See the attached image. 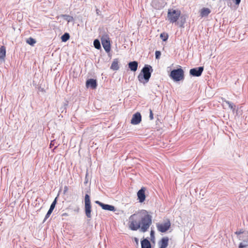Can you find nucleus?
Listing matches in <instances>:
<instances>
[{
	"label": "nucleus",
	"mask_w": 248,
	"mask_h": 248,
	"mask_svg": "<svg viewBox=\"0 0 248 248\" xmlns=\"http://www.w3.org/2000/svg\"><path fill=\"white\" fill-rule=\"evenodd\" d=\"M61 16H62V17H64L65 18V19L68 21V22H70L72 21L73 19V17L69 16V15H62Z\"/></svg>",
	"instance_id": "nucleus-23"
},
{
	"label": "nucleus",
	"mask_w": 248,
	"mask_h": 248,
	"mask_svg": "<svg viewBox=\"0 0 248 248\" xmlns=\"http://www.w3.org/2000/svg\"><path fill=\"white\" fill-rule=\"evenodd\" d=\"M70 35L68 33H65L63 35H62L61 37V39L62 42H66L69 39Z\"/></svg>",
	"instance_id": "nucleus-20"
},
{
	"label": "nucleus",
	"mask_w": 248,
	"mask_h": 248,
	"mask_svg": "<svg viewBox=\"0 0 248 248\" xmlns=\"http://www.w3.org/2000/svg\"><path fill=\"white\" fill-rule=\"evenodd\" d=\"M141 248H151V243L147 239H144L141 241Z\"/></svg>",
	"instance_id": "nucleus-17"
},
{
	"label": "nucleus",
	"mask_w": 248,
	"mask_h": 248,
	"mask_svg": "<svg viewBox=\"0 0 248 248\" xmlns=\"http://www.w3.org/2000/svg\"><path fill=\"white\" fill-rule=\"evenodd\" d=\"M225 102H226V104H227L229 107L232 109L233 108V106H232V103H231L230 102L228 101H226V100H225Z\"/></svg>",
	"instance_id": "nucleus-28"
},
{
	"label": "nucleus",
	"mask_w": 248,
	"mask_h": 248,
	"mask_svg": "<svg viewBox=\"0 0 248 248\" xmlns=\"http://www.w3.org/2000/svg\"><path fill=\"white\" fill-rule=\"evenodd\" d=\"M134 241L136 242V243L137 244V245H138L139 244V240H138V239L137 238H136V237H135L134 238Z\"/></svg>",
	"instance_id": "nucleus-30"
},
{
	"label": "nucleus",
	"mask_w": 248,
	"mask_h": 248,
	"mask_svg": "<svg viewBox=\"0 0 248 248\" xmlns=\"http://www.w3.org/2000/svg\"><path fill=\"white\" fill-rule=\"evenodd\" d=\"M141 121V116L140 112H138L135 113L131 119V124H138Z\"/></svg>",
	"instance_id": "nucleus-9"
},
{
	"label": "nucleus",
	"mask_w": 248,
	"mask_h": 248,
	"mask_svg": "<svg viewBox=\"0 0 248 248\" xmlns=\"http://www.w3.org/2000/svg\"><path fill=\"white\" fill-rule=\"evenodd\" d=\"M243 233V232H242V231L236 232H235V234H237V235H239V234H240L241 233Z\"/></svg>",
	"instance_id": "nucleus-35"
},
{
	"label": "nucleus",
	"mask_w": 248,
	"mask_h": 248,
	"mask_svg": "<svg viewBox=\"0 0 248 248\" xmlns=\"http://www.w3.org/2000/svg\"><path fill=\"white\" fill-rule=\"evenodd\" d=\"M26 42L31 46H33L36 43V41L33 38L30 37L26 40Z\"/></svg>",
	"instance_id": "nucleus-21"
},
{
	"label": "nucleus",
	"mask_w": 248,
	"mask_h": 248,
	"mask_svg": "<svg viewBox=\"0 0 248 248\" xmlns=\"http://www.w3.org/2000/svg\"><path fill=\"white\" fill-rule=\"evenodd\" d=\"M150 120H153L154 119V114L152 109H150V116H149Z\"/></svg>",
	"instance_id": "nucleus-27"
},
{
	"label": "nucleus",
	"mask_w": 248,
	"mask_h": 248,
	"mask_svg": "<svg viewBox=\"0 0 248 248\" xmlns=\"http://www.w3.org/2000/svg\"><path fill=\"white\" fill-rule=\"evenodd\" d=\"M53 209H51V208H49V210L48 211L47 213L51 215V214L52 213V211H53Z\"/></svg>",
	"instance_id": "nucleus-33"
},
{
	"label": "nucleus",
	"mask_w": 248,
	"mask_h": 248,
	"mask_svg": "<svg viewBox=\"0 0 248 248\" xmlns=\"http://www.w3.org/2000/svg\"><path fill=\"white\" fill-rule=\"evenodd\" d=\"M56 198L54 200V201L52 202V203H51V205H50V208L51 209H52L54 210L55 207V205H56Z\"/></svg>",
	"instance_id": "nucleus-26"
},
{
	"label": "nucleus",
	"mask_w": 248,
	"mask_h": 248,
	"mask_svg": "<svg viewBox=\"0 0 248 248\" xmlns=\"http://www.w3.org/2000/svg\"><path fill=\"white\" fill-rule=\"evenodd\" d=\"M67 190H68L67 186H64V193H65L67 192Z\"/></svg>",
	"instance_id": "nucleus-32"
},
{
	"label": "nucleus",
	"mask_w": 248,
	"mask_h": 248,
	"mask_svg": "<svg viewBox=\"0 0 248 248\" xmlns=\"http://www.w3.org/2000/svg\"><path fill=\"white\" fill-rule=\"evenodd\" d=\"M91 205L90 196L88 194L85 196V211L86 216L90 218L91 217Z\"/></svg>",
	"instance_id": "nucleus-7"
},
{
	"label": "nucleus",
	"mask_w": 248,
	"mask_h": 248,
	"mask_svg": "<svg viewBox=\"0 0 248 248\" xmlns=\"http://www.w3.org/2000/svg\"><path fill=\"white\" fill-rule=\"evenodd\" d=\"M203 71V67H199L191 69L189 73L194 77H200L201 76Z\"/></svg>",
	"instance_id": "nucleus-8"
},
{
	"label": "nucleus",
	"mask_w": 248,
	"mask_h": 248,
	"mask_svg": "<svg viewBox=\"0 0 248 248\" xmlns=\"http://www.w3.org/2000/svg\"><path fill=\"white\" fill-rule=\"evenodd\" d=\"M155 58L159 59L161 56V52L159 51H156L155 52Z\"/></svg>",
	"instance_id": "nucleus-25"
},
{
	"label": "nucleus",
	"mask_w": 248,
	"mask_h": 248,
	"mask_svg": "<svg viewBox=\"0 0 248 248\" xmlns=\"http://www.w3.org/2000/svg\"><path fill=\"white\" fill-rule=\"evenodd\" d=\"M210 13L211 10L208 8H203L200 11V16L202 17L207 16Z\"/></svg>",
	"instance_id": "nucleus-14"
},
{
	"label": "nucleus",
	"mask_w": 248,
	"mask_h": 248,
	"mask_svg": "<svg viewBox=\"0 0 248 248\" xmlns=\"http://www.w3.org/2000/svg\"><path fill=\"white\" fill-rule=\"evenodd\" d=\"M103 48L107 52L110 51V39L108 34H104L101 38Z\"/></svg>",
	"instance_id": "nucleus-6"
},
{
	"label": "nucleus",
	"mask_w": 248,
	"mask_h": 248,
	"mask_svg": "<svg viewBox=\"0 0 248 248\" xmlns=\"http://www.w3.org/2000/svg\"><path fill=\"white\" fill-rule=\"evenodd\" d=\"M169 238L167 237L162 238L159 242V248H166L168 245Z\"/></svg>",
	"instance_id": "nucleus-12"
},
{
	"label": "nucleus",
	"mask_w": 248,
	"mask_h": 248,
	"mask_svg": "<svg viewBox=\"0 0 248 248\" xmlns=\"http://www.w3.org/2000/svg\"><path fill=\"white\" fill-rule=\"evenodd\" d=\"M145 190L146 188L144 187H143L139 190L137 193L138 200L140 202H143L145 200Z\"/></svg>",
	"instance_id": "nucleus-10"
},
{
	"label": "nucleus",
	"mask_w": 248,
	"mask_h": 248,
	"mask_svg": "<svg viewBox=\"0 0 248 248\" xmlns=\"http://www.w3.org/2000/svg\"><path fill=\"white\" fill-rule=\"evenodd\" d=\"M152 71L153 69L150 65H145L141 70L142 74H140L138 77L139 81L143 84L147 83L151 77Z\"/></svg>",
	"instance_id": "nucleus-2"
},
{
	"label": "nucleus",
	"mask_w": 248,
	"mask_h": 248,
	"mask_svg": "<svg viewBox=\"0 0 248 248\" xmlns=\"http://www.w3.org/2000/svg\"><path fill=\"white\" fill-rule=\"evenodd\" d=\"M93 45L94 47L98 49L101 48V45L100 42L98 40L95 39L93 42Z\"/></svg>",
	"instance_id": "nucleus-22"
},
{
	"label": "nucleus",
	"mask_w": 248,
	"mask_h": 248,
	"mask_svg": "<svg viewBox=\"0 0 248 248\" xmlns=\"http://www.w3.org/2000/svg\"><path fill=\"white\" fill-rule=\"evenodd\" d=\"M86 86L91 87L92 89H95L97 86L96 80L90 79L86 81Z\"/></svg>",
	"instance_id": "nucleus-13"
},
{
	"label": "nucleus",
	"mask_w": 248,
	"mask_h": 248,
	"mask_svg": "<svg viewBox=\"0 0 248 248\" xmlns=\"http://www.w3.org/2000/svg\"><path fill=\"white\" fill-rule=\"evenodd\" d=\"M50 215V214L47 213V214L46 215L45 219L46 220L47 218H48L49 217Z\"/></svg>",
	"instance_id": "nucleus-31"
},
{
	"label": "nucleus",
	"mask_w": 248,
	"mask_h": 248,
	"mask_svg": "<svg viewBox=\"0 0 248 248\" xmlns=\"http://www.w3.org/2000/svg\"><path fill=\"white\" fill-rule=\"evenodd\" d=\"M232 0L233 1H235V3L236 5L239 4V3L241 1V0Z\"/></svg>",
	"instance_id": "nucleus-29"
},
{
	"label": "nucleus",
	"mask_w": 248,
	"mask_h": 248,
	"mask_svg": "<svg viewBox=\"0 0 248 248\" xmlns=\"http://www.w3.org/2000/svg\"><path fill=\"white\" fill-rule=\"evenodd\" d=\"M248 247V234L246 236L245 239L243 242L240 243L239 245V248H244Z\"/></svg>",
	"instance_id": "nucleus-19"
},
{
	"label": "nucleus",
	"mask_w": 248,
	"mask_h": 248,
	"mask_svg": "<svg viewBox=\"0 0 248 248\" xmlns=\"http://www.w3.org/2000/svg\"><path fill=\"white\" fill-rule=\"evenodd\" d=\"M160 38L163 40V41H165L168 39V36L167 34L165 33H161L160 34Z\"/></svg>",
	"instance_id": "nucleus-24"
},
{
	"label": "nucleus",
	"mask_w": 248,
	"mask_h": 248,
	"mask_svg": "<svg viewBox=\"0 0 248 248\" xmlns=\"http://www.w3.org/2000/svg\"><path fill=\"white\" fill-rule=\"evenodd\" d=\"M118 63V60L117 59H114L112 62V64L110 66V69L114 71L118 70L119 68Z\"/></svg>",
	"instance_id": "nucleus-16"
},
{
	"label": "nucleus",
	"mask_w": 248,
	"mask_h": 248,
	"mask_svg": "<svg viewBox=\"0 0 248 248\" xmlns=\"http://www.w3.org/2000/svg\"><path fill=\"white\" fill-rule=\"evenodd\" d=\"M6 56V48L4 46L0 47V61H4Z\"/></svg>",
	"instance_id": "nucleus-18"
},
{
	"label": "nucleus",
	"mask_w": 248,
	"mask_h": 248,
	"mask_svg": "<svg viewBox=\"0 0 248 248\" xmlns=\"http://www.w3.org/2000/svg\"><path fill=\"white\" fill-rule=\"evenodd\" d=\"M169 76L174 81H180L184 79V71L182 68L174 69L170 72Z\"/></svg>",
	"instance_id": "nucleus-4"
},
{
	"label": "nucleus",
	"mask_w": 248,
	"mask_h": 248,
	"mask_svg": "<svg viewBox=\"0 0 248 248\" xmlns=\"http://www.w3.org/2000/svg\"><path fill=\"white\" fill-rule=\"evenodd\" d=\"M152 216L146 210L138 211L129 217L128 226L132 231L140 229L142 232L147 231L152 224Z\"/></svg>",
	"instance_id": "nucleus-1"
},
{
	"label": "nucleus",
	"mask_w": 248,
	"mask_h": 248,
	"mask_svg": "<svg viewBox=\"0 0 248 248\" xmlns=\"http://www.w3.org/2000/svg\"><path fill=\"white\" fill-rule=\"evenodd\" d=\"M128 66L130 69L133 71H136L137 70L138 66V63L136 61L130 62L128 63Z\"/></svg>",
	"instance_id": "nucleus-15"
},
{
	"label": "nucleus",
	"mask_w": 248,
	"mask_h": 248,
	"mask_svg": "<svg viewBox=\"0 0 248 248\" xmlns=\"http://www.w3.org/2000/svg\"><path fill=\"white\" fill-rule=\"evenodd\" d=\"M181 12L179 9H168L167 17L169 21L172 23H176L179 19Z\"/></svg>",
	"instance_id": "nucleus-3"
},
{
	"label": "nucleus",
	"mask_w": 248,
	"mask_h": 248,
	"mask_svg": "<svg viewBox=\"0 0 248 248\" xmlns=\"http://www.w3.org/2000/svg\"><path fill=\"white\" fill-rule=\"evenodd\" d=\"M53 209H51V208H49V210L48 211L47 213L51 215V214L52 213V211H53Z\"/></svg>",
	"instance_id": "nucleus-34"
},
{
	"label": "nucleus",
	"mask_w": 248,
	"mask_h": 248,
	"mask_svg": "<svg viewBox=\"0 0 248 248\" xmlns=\"http://www.w3.org/2000/svg\"><path fill=\"white\" fill-rule=\"evenodd\" d=\"M171 223L169 219H167L165 222L157 223L156 228L157 230L161 232H165L170 228Z\"/></svg>",
	"instance_id": "nucleus-5"
},
{
	"label": "nucleus",
	"mask_w": 248,
	"mask_h": 248,
	"mask_svg": "<svg viewBox=\"0 0 248 248\" xmlns=\"http://www.w3.org/2000/svg\"><path fill=\"white\" fill-rule=\"evenodd\" d=\"M95 202L97 204H98L99 205H100L102 208V209L104 210H108V211H115V207L113 205L105 204H104L99 201H96Z\"/></svg>",
	"instance_id": "nucleus-11"
},
{
	"label": "nucleus",
	"mask_w": 248,
	"mask_h": 248,
	"mask_svg": "<svg viewBox=\"0 0 248 248\" xmlns=\"http://www.w3.org/2000/svg\"><path fill=\"white\" fill-rule=\"evenodd\" d=\"M68 216V214L66 213H64L62 214V216Z\"/></svg>",
	"instance_id": "nucleus-36"
}]
</instances>
